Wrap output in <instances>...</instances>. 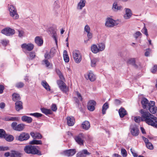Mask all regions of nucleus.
Instances as JSON below:
<instances>
[{
    "label": "nucleus",
    "instance_id": "24",
    "mask_svg": "<svg viewBox=\"0 0 157 157\" xmlns=\"http://www.w3.org/2000/svg\"><path fill=\"white\" fill-rule=\"evenodd\" d=\"M35 41L36 43L38 46H41L43 44V39L39 36H36L35 37Z\"/></svg>",
    "mask_w": 157,
    "mask_h": 157
},
{
    "label": "nucleus",
    "instance_id": "30",
    "mask_svg": "<svg viewBox=\"0 0 157 157\" xmlns=\"http://www.w3.org/2000/svg\"><path fill=\"white\" fill-rule=\"evenodd\" d=\"M3 120L6 121H17L18 120V118L16 117H12L10 116H7L4 117Z\"/></svg>",
    "mask_w": 157,
    "mask_h": 157
},
{
    "label": "nucleus",
    "instance_id": "32",
    "mask_svg": "<svg viewBox=\"0 0 157 157\" xmlns=\"http://www.w3.org/2000/svg\"><path fill=\"white\" fill-rule=\"evenodd\" d=\"M4 139L6 141L10 142L14 140V137L12 135H8L6 134Z\"/></svg>",
    "mask_w": 157,
    "mask_h": 157
},
{
    "label": "nucleus",
    "instance_id": "42",
    "mask_svg": "<svg viewBox=\"0 0 157 157\" xmlns=\"http://www.w3.org/2000/svg\"><path fill=\"white\" fill-rule=\"evenodd\" d=\"M29 115L33 116L37 118H39L41 117L42 116V114L38 113H31L29 114Z\"/></svg>",
    "mask_w": 157,
    "mask_h": 157
},
{
    "label": "nucleus",
    "instance_id": "29",
    "mask_svg": "<svg viewBox=\"0 0 157 157\" xmlns=\"http://www.w3.org/2000/svg\"><path fill=\"white\" fill-rule=\"evenodd\" d=\"M119 113L121 117H123L127 114L126 111L125 109L122 107L119 110Z\"/></svg>",
    "mask_w": 157,
    "mask_h": 157
},
{
    "label": "nucleus",
    "instance_id": "45",
    "mask_svg": "<svg viewBox=\"0 0 157 157\" xmlns=\"http://www.w3.org/2000/svg\"><path fill=\"white\" fill-rule=\"evenodd\" d=\"M10 150V147L7 146H0V151H6Z\"/></svg>",
    "mask_w": 157,
    "mask_h": 157
},
{
    "label": "nucleus",
    "instance_id": "26",
    "mask_svg": "<svg viewBox=\"0 0 157 157\" xmlns=\"http://www.w3.org/2000/svg\"><path fill=\"white\" fill-rule=\"evenodd\" d=\"M31 136L34 139H41L42 138V136L39 133H34V132H31L30 133Z\"/></svg>",
    "mask_w": 157,
    "mask_h": 157
},
{
    "label": "nucleus",
    "instance_id": "4",
    "mask_svg": "<svg viewBox=\"0 0 157 157\" xmlns=\"http://www.w3.org/2000/svg\"><path fill=\"white\" fill-rule=\"evenodd\" d=\"M8 10L10 12V15L14 19H17L19 18V16L18 14L17 10L15 6L13 5L8 6Z\"/></svg>",
    "mask_w": 157,
    "mask_h": 157
},
{
    "label": "nucleus",
    "instance_id": "62",
    "mask_svg": "<svg viewBox=\"0 0 157 157\" xmlns=\"http://www.w3.org/2000/svg\"><path fill=\"white\" fill-rule=\"evenodd\" d=\"M4 89V86L0 84V94H2L3 93Z\"/></svg>",
    "mask_w": 157,
    "mask_h": 157
},
{
    "label": "nucleus",
    "instance_id": "37",
    "mask_svg": "<svg viewBox=\"0 0 157 157\" xmlns=\"http://www.w3.org/2000/svg\"><path fill=\"white\" fill-rule=\"evenodd\" d=\"M63 58L65 62L67 63L69 62V58L67 55V52L66 50H64L63 52Z\"/></svg>",
    "mask_w": 157,
    "mask_h": 157
},
{
    "label": "nucleus",
    "instance_id": "33",
    "mask_svg": "<svg viewBox=\"0 0 157 157\" xmlns=\"http://www.w3.org/2000/svg\"><path fill=\"white\" fill-rule=\"evenodd\" d=\"M91 50L92 52L94 53H97L99 52L98 48L95 44H93L91 47Z\"/></svg>",
    "mask_w": 157,
    "mask_h": 157
},
{
    "label": "nucleus",
    "instance_id": "40",
    "mask_svg": "<svg viewBox=\"0 0 157 157\" xmlns=\"http://www.w3.org/2000/svg\"><path fill=\"white\" fill-rule=\"evenodd\" d=\"M105 48V45L103 43H99L98 44V48L99 51H102L104 50Z\"/></svg>",
    "mask_w": 157,
    "mask_h": 157
},
{
    "label": "nucleus",
    "instance_id": "43",
    "mask_svg": "<svg viewBox=\"0 0 157 157\" xmlns=\"http://www.w3.org/2000/svg\"><path fill=\"white\" fill-rule=\"evenodd\" d=\"M53 56L49 52H46L44 55L45 58L47 59H49Z\"/></svg>",
    "mask_w": 157,
    "mask_h": 157
},
{
    "label": "nucleus",
    "instance_id": "48",
    "mask_svg": "<svg viewBox=\"0 0 157 157\" xmlns=\"http://www.w3.org/2000/svg\"><path fill=\"white\" fill-rule=\"evenodd\" d=\"M146 145L147 148L149 149L152 150L154 148L153 145L150 142L146 144Z\"/></svg>",
    "mask_w": 157,
    "mask_h": 157
},
{
    "label": "nucleus",
    "instance_id": "3",
    "mask_svg": "<svg viewBox=\"0 0 157 157\" xmlns=\"http://www.w3.org/2000/svg\"><path fill=\"white\" fill-rule=\"evenodd\" d=\"M60 80H58L57 81V83L59 86V88L65 94H67L68 92V88L67 87L65 83L64 82L63 80H64V78L63 74L60 75L59 76Z\"/></svg>",
    "mask_w": 157,
    "mask_h": 157
},
{
    "label": "nucleus",
    "instance_id": "7",
    "mask_svg": "<svg viewBox=\"0 0 157 157\" xmlns=\"http://www.w3.org/2000/svg\"><path fill=\"white\" fill-rule=\"evenodd\" d=\"M73 56L75 62L76 63H79L82 60L81 55L78 51L75 50L73 53Z\"/></svg>",
    "mask_w": 157,
    "mask_h": 157
},
{
    "label": "nucleus",
    "instance_id": "49",
    "mask_svg": "<svg viewBox=\"0 0 157 157\" xmlns=\"http://www.w3.org/2000/svg\"><path fill=\"white\" fill-rule=\"evenodd\" d=\"M87 33V37L88 38V39L87 40H85L84 42L85 43H87L88 41L90 40V39H91L92 37V33H90V32Z\"/></svg>",
    "mask_w": 157,
    "mask_h": 157
},
{
    "label": "nucleus",
    "instance_id": "36",
    "mask_svg": "<svg viewBox=\"0 0 157 157\" xmlns=\"http://www.w3.org/2000/svg\"><path fill=\"white\" fill-rule=\"evenodd\" d=\"M41 110L42 112L46 115L52 113V111L50 109H47L44 108H41Z\"/></svg>",
    "mask_w": 157,
    "mask_h": 157
},
{
    "label": "nucleus",
    "instance_id": "23",
    "mask_svg": "<svg viewBox=\"0 0 157 157\" xmlns=\"http://www.w3.org/2000/svg\"><path fill=\"white\" fill-rule=\"evenodd\" d=\"M81 126L82 128L86 130H88L90 127L89 122L86 121L83 122Z\"/></svg>",
    "mask_w": 157,
    "mask_h": 157
},
{
    "label": "nucleus",
    "instance_id": "31",
    "mask_svg": "<svg viewBox=\"0 0 157 157\" xmlns=\"http://www.w3.org/2000/svg\"><path fill=\"white\" fill-rule=\"evenodd\" d=\"M41 84L43 87L47 91H50L51 90L50 87L45 81L43 80L42 81L41 83Z\"/></svg>",
    "mask_w": 157,
    "mask_h": 157
},
{
    "label": "nucleus",
    "instance_id": "6",
    "mask_svg": "<svg viewBox=\"0 0 157 157\" xmlns=\"http://www.w3.org/2000/svg\"><path fill=\"white\" fill-rule=\"evenodd\" d=\"M29 137L30 136L28 133L25 132H22L19 135L16 136L15 137V139L16 140L22 141L24 140H27Z\"/></svg>",
    "mask_w": 157,
    "mask_h": 157
},
{
    "label": "nucleus",
    "instance_id": "19",
    "mask_svg": "<svg viewBox=\"0 0 157 157\" xmlns=\"http://www.w3.org/2000/svg\"><path fill=\"white\" fill-rule=\"evenodd\" d=\"M67 123L69 126H73L75 122V120L74 117H67Z\"/></svg>",
    "mask_w": 157,
    "mask_h": 157
},
{
    "label": "nucleus",
    "instance_id": "50",
    "mask_svg": "<svg viewBox=\"0 0 157 157\" xmlns=\"http://www.w3.org/2000/svg\"><path fill=\"white\" fill-rule=\"evenodd\" d=\"M9 43V41L6 39H3L1 40V43L4 46H6Z\"/></svg>",
    "mask_w": 157,
    "mask_h": 157
},
{
    "label": "nucleus",
    "instance_id": "12",
    "mask_svg": "<svg viewBox=\"0 0 157 157\" xmlns=\"http://www.w3.org/2000/svg\"><path fill=\"white\" fill-rule=\"evenodd\" d=\"M141 103L144 110L146 109V110L151 105V101L149 102L148 100L145 98H142Z\"/></svg>",
    "mask_w": 157,
    "mask_h": 157
},
{
    "label": "nucleus",
    "instance_id": "61",
    "mask_svg": "<svg viewBox=\"0 0 157 157\" xmlns=\"http://www.w3.org/2000/svg\"><path fill=\"white\" fill-rule=\"evenodd\" d=\"M52 33L53 35L52 36L54 39L56 43H57V40L56 39V32L55 31H54L52 32Z\"/></svg>",
    "mask_w": 157,
    "mask_h": 157
},
{
    "label": "nucleus",
    "instance_id": "22",
    "mask_svg": "<svg viewBox=\"0 0 157 157\" xmlns=\"http://www.w3.org/2000/svg\"><path fill=\"white\" fill-rule=\"evenodd\" d=\"M125 14L124 15V17L126 19H129L132 15L131 10L128 8L125 9Z\"/></svg>",
    "mask_w": 157,
    "mask_h": 157
},
{
    "label": "nucleus",
    "instance_id": "57",
    "mask_svg": "<svg viewBox=\"0 0 157 157\" xmlns=\"http://www.w3.org/2000/svg\"><path fill=\"white\" fill-rule=\"evenodd\" d=\"M84 30L86 33L90 32V29L88 25H86L85 27Z\"/></svg>",
    "mask_w": 157,
    "mask_h": 157
},
{
    "label": "nucleus",
    "instance_id": "8",
    "mask_svg": "<svg viewBox=\"0 0 157 157\" xmlns=\"http://www.w3.org/2000/svg\"><path fill=\"white\" fill-rule=\"evenodd\" d=\"M117 25L115 21L111 18L108 17L106 20L105 25L107 27H113Z\"/></svg>",
    "mask_w": 157,
    "mask_h": 157
},
{
    "label": "nucleus",
    "instance_id": "47",
    "mask_svg": "<svg viewBox=\"0 0 157 157\" xmlns=\"http://www.w3.org/2000/svg\"><path fill=\"white\" fill-rule=\"evenodd\" d=\"M142 35L140 31H137L134 34L133 36L136 39L139 37L142 36Z\"/></svg>",
    "mask_w": 157,
    "mask_h": 157
},
{
    "label": "nucleus",
    "instance_id": "5",
    "mask_svg": "<svg viewBox=\"0 0 157 157\" xmlns=\"http://www.w3.org/2000/svg\"><path fill=\"white\" fill-rule=\"evenodd\" d=\"M11 126L14 130L21 132L24 129L25 124L23 123L17 124V122H14L11 123Z\"/></svg>",
    "mask_w": 157,
    "mask_h": 157
},
{
    "label": "nucleus",
    "instance_id": "63",
    "mask_svg": "<svg viewBox=\"0 0 157 157\" xmlns=\"http://www.w3.org/2000/svg\"><path fill=\"white\" fill-rule=\"evenodd\" d=\"M121 103V101L120 100L116 99L114 100V104L117 105H120Z\"/></svg>",
    "mask_w": 157,
    "mask_h": 157
},
{
    "label": "nucleus",
    "instance_id": "44",
    "mask_svg": "<svg viewBox=\"0 0 157 157\" xmlns=\"http://www.w3.org/2000/svg\"><path fill=\"white\" fill-rule=\"evenodd\" d=\"M24 86V83L21 82H17L15 85L16 87L18 88H22Z\"/></svg>",
    "mask_w": 157,
    "mask_h": 157
},
{
    "label": "nucleus",
    "instance_id": "53",
    "mask_svg": "<svg viewBox=\"0 0 157 157\" xmlns=\"http://www.w3.org/2000/svg\"><path fill=\"white\" fill-rule=\"evenodd\" d=\"M151 72L153 73H155L157 71V65H155L153 67L151 68Z\"/></svg>",
    "mask_w": 157,
    "mask_h": 157
},
{
    "label": "nucleus",
    "instance_id": "14",
    "mask_svg": "<svg viewBox=\"0 0 157 157\" xmlns=\"http://www.w3.org/2000/svg\"><path fill=\"white\" fill-rule=\"evenodd\" d=\"M131 132L133 136H138L139 133V130L138 127L136 125H133L131 127Z\"/></svg>",
    "mask_w": 157,
    "mask_h": 157
},
{
    "label": "nucleus",
    "instance_id": "21",
    "mask_svg": "<svg viewBox=\"0 0 157 157\" xmlns=\"http://www.w3.org/2000/svg\"><path fill=\"white\" fill-rule=\"evenodd\" d=\"M21 154L18 151L14 150L11 151V157H21Z\"/></svg>",
    "mask_w": 157,
    "mask_h": 157
},
{
    "label": "nucleus",
    "instance_id": "39",
    "mask_svg": "<svg viewBox=\"0 0 157 157\" xmlns=\"http://www.w3.org/2000/svg\"><path fill=\"white\" fill-rule=\"evenodd\" d=\"M128 63L136 67H137V66L135 64V59L134 58L129 59L128 62Z\"/></svg>",
    "mask_w": 157,
    "mask_h": 157
},
{
    "label": "nucleus",
    "instance_id": "35",
    "mask_svg": "<svg viewBox=\"0 0 157 157\" xmlns=\"http://www.w3.org/2000/svg\"><path fill=\"white\" fill-rule=\"evenodd\" d=\"M109 106L108 103L105 102L103 105L102 107V113L104 115L105 114L106 110L109 108Z\"/></svg>",
    "mask_w": 157,
    "mask_h": 157
},
{
    "label": "nucleus",
    "instance_id": "59",
    "mask_svg": "<svg viewBox=\"0 0 157 157\" xmlns=\"http://www.w3.org/2000/svg\"><path fill=\"white\" fill-rule=\"evenodd\" d=\"M151 51V50L149 48H148L146 50V52H145L144 55L146 56H149L150 53Z\"/></svg>",
    "mask_w": 157,
    "mask_h": 157
},
{
    "label": "nucleus",
    "instance_id": "17",
    "mask_svg": "<svg viewBox=\"0 0 157 157\" xmlns=\"http://www.w3.org/2000/svg\"><path fill=\"white\" fill-rule=\"evenodd\" d=\"M15 109L16 111H19L23 109V103L21 101H17L15 103Z\"/></svg>",
    "mask_w": 157,
    "mask_h": 157
},
{
    "label": "nucleus",
    "instance_id": "64",
    "mask_svg": "<svg viewBox=\"0 0 157 157\" xmlns=\"http://www.w3.org/2000/svg\"><path fill=\"white\" fill-rule=\"evenodd\" d=\"M130 151L134 157H137V155L134 152V151L133 150L132 148L130 149Z\"/></svg>",
    "mask_w": 157,
    "mask_h": 157
},
{
    "label": "nucleus",
    "instance_id": "51",
    "mask_svg": "<svg viewBox=\"0 0 157 157\" xmlns=\"http://www.w3.org/2000/svg\"><path fill=\"white\" fill-rule=\"evenodd\" d=\"M142 115L141 117H134V120L137 123H139L141 121Z\"/></svg>",
    "mask_w": 157,
    "mask_h": 157
},
{
    "label": "nucleus",
    "instance_id": "15",
    "mask_svg": "<svg viewBox=\"0 0 157 157\" xmlns=\"http://www.w3.org/2000/svg\"><path fill=\"white\" fill-rule=\"evenodd\" d=\"M96 104V102L95 101L93 100L89 101L87 105L88 109L91 111H93L95 109L94 106Z\"/></svg>",
    "mask_w": 157,
    "mask_h": 157
},
{
    "label": "nucleus",
    "instance_id": "60",
    "mask_svg": "<svg viewBox=\"0 0 157 157\" xmlns=\"http://www.w3.org/2000/svg\"><path fill=\"white\" fill-rule=\"evenodd\" d=\"M18 31L19 33V36L20 37H22L24 34V31L23 30H18Z\"/></svg>",
    "mask_w": 157,
    "mask_h": 157
},
{
    "label": "nucleus",
    "instance_id": "28",
    "mask_svg": "<svg viewBox=\"0 0 157 157\" xmlns=\"http://www.w3.org/2000/svg\"><path fill=\"white\" fill-rule=\"evenodd\" d=\"M21 99L19 94L17 93H14L12 95V100L14 101H20Z\"/></svg>",
    "mask_w": 157,
    "mask_h": 157
},
{
    "label": "nucleus",
    "instance_id": "18",
    "mask_svg": "<svg viewBox=\"0 0 157 157\" xmlns=\"http://www.w3.org/2000/svg\"><path fill=\"white\" fill-rule=\"evenodd\" d=\"M76 151L75 149H70L69 150L65 151H64V155L67 156H73L75 154Z\"/></svg>",
    "mask_w": 157,
    "mask_h": 157
},
{
    "label": "nucleus",
    "instance_id": "16",
    "mask_svg": "<svg viewBox=\"0 0 157 157\" xmlns=\"http://www.w3.org/2000/svg\"><path fill=\"white\" fill-rule=\"evenodd\" d=\"M90 154L87 150L84 149L78 152L77 154L76 157H86V155H90Z\"/></svg>",
    "mask_w": 157,
    "mask_h": 157
},
{
    "label": "nucleus",
    "instance_id": "9",
    "mask_svg": "<svg viewBox=\"0 0 157 157\" xmlns=\"http://www.w3.org/2000/svg\"><path fill=\"white\" fill-rule=\"evenodd\" d=\"M149 110L152 114H155L157 112V107L155 106V102L154 101H151V105L146 110Z\"/></svg>",
    "mask_w": 157,
    "mask_h": 157
},
{
    "label": "nucleus",
    "instance_id": "58",
    "mask_svg": "<svg viewBox=\"0 0 157 157\" xmlns=\"http://www.w3.org/2000/svg\"><path fill=\"white\" fill-rule=\"evenodd\" d=\"M56 50L54 48H52L51 49L49 53L53 56L54 54L56 53Z\"/></svg>",
    "mask_w": 157,
    "mask_h": 157
},
{
    "label": "nucleus",
    "instance_id": "54",
    "mask_svg": "<svg viewBox=\"0 0 157 157\" xmlns=\"http://www.w3.org/2000/svg\"><path fill=\"white\" fill-rule=\"evenodd\" d=\"M29 56L31 60L34 59L36 56L35 53L33 52H30Z\"/></svg>",
    "mask_w": 157,
    "mask_h": 157
},
{
    "label": "nucleus",
    "instance_id": "20",
    "mask_svg": "<svg viewBox=\"0 0 157 157\" xmlns=\"http://www.w3.org/2000/svg\"><path fill=\"white\" fill-rule=\"evenodd\" d=\"M86 0H80V1L78 4L77 9L78 10H82L86 5Z\"/></svg>",
    "mask_w": 157,
    "mask_h": 157
},
{
    "label": "nucleus",
    "instance_id": "2",
    "mask_svg": "<svg viewBox=\"0 0 157 157\" xmlns=\"http://www.w3.org/2000/svg\"><path fill=\"white\" fill-rule=\"evenodd\" d=\"M38 149L39 147L37 146L28 145L25 146L24 150L27 154L41 155V152Z\"/></svg>",
    "mask_w": 157,
    "mask_h": 157
},
{
    "label": "nucleus",
    "instance_id": "52",
    "mask_svg": "<svg viewBox=\"0 0 157 157\" xmlns=\"http://www.w3.org/2000/svg\"><path fill=\"white\" fill-rule=\"evenodd\" d=\"M141 32L143 33H144L147 36H148V34L147 32V30L146 27L144 26L143 28L142 29Z\"/></svg>",
    "mask_w": 157,
    "mask_h": 157
},
{
    "label": "nucleus",
    "instance_id": "46",
    "mask_svg": "<svg viewBox=\"0 0 157 157\" xmlns=\"http://www.w3.org/2000/svg\"><path fill=\"white\" fill-rule=\"evenodd\" d=\"M121 153L123 157H126L127 155V152L126 150L123 148L121 149Z\"/></svg>",
    "mask_w": 157,
    "mask_h": 157
},
{
    "label": "nucleus",
    "instance_id": "56",
    "mask_svg": "<svg viewBox=\"0 0 157 157\" xmlns=\"http://www.w3.org/2000/svg\"><path fill=\"white\" fill-rule=\"evenodd\" d=\"M96 63V60L95 59H93L91 60V66L92 67L95 66Z\"/></svg>",
    "mask_w": 157,
    "mask_h": 157
},
{
    "label": "nucleus",
    "instance_id": "27",
    "mask_svg": "<svg viewBox=\"0 0 157 157\" xmlns=\"http://www.w3.org/2000/svg\"><path fill=\"white\" fill-rule=\"evenodd\" d=\"M87 77L91 81H94L96 79L95 76L92 71H90L88 73Z\"/></svg>",
    "mask_w": 157,
    "mask_h": 157
},
{
    "label": "nucleus",
    "instance_id": "10",
    "mask_svg": "<svg viewBox=\"0 0 157 157\" xmlns=\"http://www.w3.org/2000/svg\"><path fill=\"white\" fill-rule=\"evenodd\" d=\"M2 33L6 36H10L15 33V31L13 29L7 28L2 29Z\"/></svg>",
    "mask_w": 157,
    "mask_h": 157
},
{
    "label": "nucleus",
    "instance_id": "41",
    "mask_svg": "<svg viewBox=\"0 0 157 157\" xmlns=\"http://www.w3.org/2000/svg\"><path fill=\"white\" fill-rule=\"evenodd\" d=\"M6 133V131L3 129H0V138H4Z\"/></svg>",
    "mask_w": 157,
    "mask_h": 157
},
{
    "label": "nucleus",
    "instance_id": "11",
    "mask_svg": "<svg viewBox=\"0 0 157 157\" xmlns=\"http://www.w3.org/2000/svg\"><path fill=\"white\" fill-rule=\"evenodd\" d=\"M76 142L80 145H83L84 143V135L82 133L79 134L74 138Z\"/></svg>",
    "mask_w": 157,
    "mask_h": 157
},
{
    "label": "nucleus",
    "instance_id": "38",
    "mask_svg": "<svg viewBox=\"0 0 157 157\" xmlns=\"http://www.w3.org/2000/svg\"><path fill=\"white\" fill-rule=\"evenodd\" d=\"M30 144L34 145V144H42V142L40 140H33L32 141H30L29 142Z\"/></svg>",
    "mask_w": 157,
    "mask_h": 157
},
{
    "label": "nucleus",
    "instance_id": "13",
    "mask_svg": "<svg viewBox=\"0 0 157 157\" xmlns=\"http://www.w3.org/2000/svg\"><path fill=\"white\" fill-rule=\"evenodd\" d=\"M21 47L22 49L30 51L33 49L34 45L33 44L31 43H24L21 45Z\"/></svg>",
    "mask_w": 157,
    "mask_h": 157
},
{
    "label": "nucleus",
    "instance_id": "55",
    "mask_svg": "<svg viewBox=\"0 0 157 157\" xmlns=\"http://www.w3.org/2000/svg\"><path fill=\"white\" fill-rule=\"evenodd\" d=\"M51 109L53 111L55 112L57 110V107L55 104H53L51 106Z\"/></svg>",
    "mask_w": 157,
    "mask_h": 157
},
{
    "label": "nucleus",
    "instance_id": "34",
    "mask_svg": "<svg viewBox=\"0 0 157 157\" xmlns=\"http://www.w3.org/2000/svg\"><path fill=\"white\" fill-rule=\"evenodd\" d=\"M122 8L121 6H118L117 3L115 2L113 4L112 9L114 11H117L118 10H120Z\"/></svg>",
    "mask_w": 157,
    "mask_h": 157
},
{
    "label": "nucleus",
    "instance_id": "1",
    "mask_svg": "<svg viewBox=\"0 0 157 157\" xmlns=\"http://www.w3.org/2000/svg\"><path fill=\"white\" fill-rule=\"evenodd\" d=\"M140 112L142 114V121H145L148 124L157 128V117L145 110L141 109Z\"/></svg>",
    "mask_w": 157,
    "mask_h": 157
},
{
    "label": "nucleus",
    "instance_id": "25",
    "mask_svg": "<svg viewBox=\"0 0 157 157\" xmlns=\"http://www.w3.org/2000/svg\"><path fill=\"white\" fill-rule=\"evenodd\" d=\"M21 119L22 121L26 122L28 123H31L33 121V119L31 117L25 116L22 117Z\"/></svg>",
    "mask_w": 157,
    "mask_h": 157
}]
</instances>
